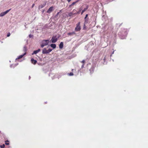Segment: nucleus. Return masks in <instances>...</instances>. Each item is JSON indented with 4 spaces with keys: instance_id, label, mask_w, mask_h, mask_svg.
<instances>
[{
    "instance_id": "obj_1",
    "label": "nucleus",
    "mask_w": 148,
    "mask_h": 148,
    "mask_svg": "<svg viewBox=\"0 0 148 148\" xmlns=\"http://www.w3.org/2000/svg\"><path fill=\"white\" fill-rule=\"evenodd\" d=\"M49 42V40H43L42 41V44L41 45V47L43 48L44 46L47 45Z\"/></svg>"
},
{
    "instance_id": "obj_2",
    "label": "nucleus",
    "mask_w": 148,
    "mask_h": 148,
    "mask_svg": "<svg viewBox=\"0 0 148 148\" xmlns=\"http://www.w3.org/2000/svg\"><path fill=\"white\" fill-rule=\"evenodd\" d=\"M80 22H79L77 24L75 28V32H78L80 31L81 29V27L80 26Z\"/></svg>"
},
{
    "instance_id": "obj_3",
    "label": "nucleus",
    "mask_w": 148,
    "mask_h": 148,
    "mask_svg": "<svg viewBox=\"0 0 148 148\" xmlns=\"http://www.w3.org/2000/svg\"><path fill=\"white\" fill-rule=\"evenodd\" d=\"M58 38H56V36H53L52 37L51 41L52 43H54L56 42Z\"/></svg>"
},
{
    "instance_id": "obj_4",
    "label": "nucleus",
    "mask_w": 148,
    "mask_h": 148,
    "mask_svg": "<svg viewBox=\"0 0 148 148\" xmlns=\"http://www.w3.org/2000/svg\"><path fill=\"white\" fill-rule=\"evenodd\" d=\"M11 10V9L6 10V11L2 12L0 14V17H2L4 16L6 14L8 13Z\"/></svg>"
},
{
    "instance_id": "obj_5",
    "label": "nucleus",
    "mask_w": 148,
    "mask_h": 148,
    "mask_svg": "<svg viewBox=\"0 0 148 148\" xmlns=\"http://www.w3.org/2000/svg\"><path fill=\"white\" fill-rule=\"evenodd\" d=\"M53 10V7L51 6L50 7L47 11V12L50 13Z\"/></svg>"
},
{
    "instance_id": "obj_6",
    "label": "nucleus",
    "mask_w": 148,
    "mask_h": 148,
    "mask_svg": "<svg viewBox=\"0 0 148 148\" xmlns=\"http://www.w3.org/2000/svg\"><path fill=\"white\" fill-rule=\"evenodd\" d=\"M31 61L32 63L34 64H36V63L37 62V60H34L33 58H32L31 59Z\"/></svg>"
},
{
    "instance_id": "obj_7",
    "label": "nucleus",
    "mask_w": 148,
    "mask_h": 148,
    "mask_svg": "<svg viewBox=\"0 0 148 148\" xmlns=\"http://www.w3.org/2000/svg\"><path fill=\"white\" fill-rule=\"evenodd\" d=\"M119 35L120 37L122 39L125 38L126 37V36H122V33L121 32H120L118 34Z\"/></svg>"
},
{
    "instance_id": "obj_8",
    "label": "nucleus",
    "mask_w": 148,
    "mask_h": 148,
    "mask_svg": "<svg viewBox=\"0 0 148 148\" xmlns=\"http://www.w3.org/2000/svg\"><path fill=\"white\" fill-rule=\"evenodd\" d=\"M26 54V52H25V53L23 54V55H21L19 56H18V58H16V60H17V59H21L22 58V57L25 55Z\"/></svg>"
},
{
    "instance_id": "obj_9",
    "label": "nucleus",
    "mask_w": 148,
    "mask_h": 148,
    "mask_svg": "<svg viewBox=\"0 0 148 148\" xmlns=\"http://www.w3.org/2000/svg\"><path fill=\"white\" fill-rule=\"evenodd\" d=\"M78 1L77 0L75 2H73L71 5H69V8H71L72 6L73 5L75 4L77 2H78Z\"/></svg>"
},
{
    "instance_id": "obj_10",
    "label": "nucleus",
    "mask_w": 148,
    "mask_h": 148,
    "mask_svg": "<svg viewBox=\"0 0 148 148\" xmlns=\"http://www.w3.org/2000/svg\"><path fill=\"white\" fill-rule=\"evenodd\" d=\"M42 53L43 54H47V50L46 48H44L43 49Z\"/></svg>"
},
{
    "instance_id": "obj_11",
    "label": "nucleus",
    "mask_w": 148,
    "mask_h": 148,
    "mask_svg": "<svg viewBox=\"0 0 148 148\" xmlns=\"http://www.w3.org/2000/svg\"><path fill=\"white\" fill-rule=\"evenodd\" d=\"M63 47V43L62 42H61L59 45V48L60 49H62Z\"/></svg>"
},
{
    "instance_id": "obj_12",
    "label": "nucleus",
    "mask_w": 148,
    "mask_h": 148,
    "mask_svg": "<svg viewBox=\"0 0 148 148\" xmlns=\"http://www.w3.org/2000/svg\"><path fill=\"white\" fill-rule=\"evenodd\" d=\"M88 5H87L86 6V8H84L83 10H82V11L81 12V14H82L85 11H86L88 8Z\"/></svg>"
},
{
    "instance_id": "obj_13",
    "label": "nucleus",
    "mask_w": 148,
    "mask_h": 148,
    "mask_svg": "<svg viewBox=\"0 0 148 148\" xmlns=\"http://www.w3.org/2000/svg\"><path fill=\"white\" fill-rule=\"evenodd\" d=\"M50 46L53 49H55L56 47V45L55 44H51L50 45Z\"/></svg>"
},
{
    "instance_id": "obj_14",
    "label": "nucleus",
    "mask_w": 148,
    "mask_h": 148,
    "mask_svg": "<svg viewBox=\"0 0 148 148\" xmlns=\"http://www.w3.org/2000/svg\"><path fill=\"white\" fill-rule=\"evenodd\" d=\"M76 13H73V12H71L69 13L68 15L69 16H72L73 14H76Z\"/></svg>"
},
{
    "instance_id": "obj_15",
    "label": "nucleus",
    "mask_w": 148,
    "mask_h": 148,
    "mask_svg": "<svg viewBox=\"0 0 148 148\" xmlns=\"http://www.w3.org/2000/svg\"><path fill=\"white\" fill-rule=\"evenodd\" d=\"M88 16V14H87L86 15V16L85 17V23H87V21H88V18H86Z\"/></svg>"
},
{
    "instance_id": "obj_16",
    "label": "nucleus",
    "mask_w": 148,
    "mask_h": 148,
    "mask_svg": "<svg viewBox=\"0 0 148 148\" xmlns=\"http://www.w3.org/2000/svg\"><path fill=\"white\" fill-rule=\"evenodd\" d=\"M75 34V32H70L68 34L69 35H74Z\"/></svg>"
},
{
    "instance_id": "obj_17",
    "label": "nucleus",
    "mask_w": 148,
    "mask_h": 148,
    "mask_svg": "<svg viewBox=\"0 0 148 148\" xmlns=\"http://www.w3.org/2000/svg\"><path fill=\"white\" fill-rule=\"evenodd\" d=\"M52 50V49H49L47 50V54L49 53Z\"/></svg>"
},
{
    "instance_id": "obj_18",
    "label": "nucleus",
    "mask_w": 148,
    "mask_h": 148,
    "mask_svg": "<svg viewBox=\"0 0 148 148\" xmlns=\"http://www.w3.org/2000/svg\"><path fill=\"white\" fill-rule=\"evenodd\" d=\"M23 51L25 52H26L27 50V48L26 46H25L23 47Z\"/></svg>"
},
{
    "instance_id": "obj_19",
    "label": "nucleus",
    "mask_w": 148,
    "mask_h": 148,
    "mask_svg": "<svg viewBox=\"0 0 148 148\" xmlns=\"http://www.w3.org/2000/svg\"><path fill=\"white\" fill-rule=\"evenodd\" d=\"M37 53H38V52L37 50H35L34 51L33 53L32 54L33 55L34 54H36Z\"/></svg>"
},
{
    "instance_id": "obj_20",
    "label": "nucleus",
    "mask_w": 148,
    "mask_h": 148,
    "mask_svg": "<svg viewBox=\"0 0 148 148\" xmlns=\"http://www.w3.org/2000/svg\"><path fill=\"white\" fill-rule=\"evenodd\" d=\"M0 146L1 148H4L5 147V145L4 144H3L2 145H1Z\"/></svg>"
},
{
    "instance_id": "obj_21",
    "label": "nucleus",
    "mask_w": 148,
    "mask_h": 148,
    "mask_svg": "<svg viewBox=\"0 0 148 148\" xmlns=\"http://www.w3.org/2000/svg\"><path fill=\"white\" fill-rule=\"evenodd\" d=\"M8 142H9V141L8 140L6 141L5 142V144L7 145H9V143H8Z\"/></svg>"
},
{
    "instance_id": "obj_22",
    "label": "nucleus",
    "mask_w": 148,
    "mask_h": 148,
    "mask_svg": "<svg viewBox=\"0 0 148 148\" xmlns=\"http://www.w3.org/2000/svg\"><path fill=\"white\" fill-rule=\"evenodd\" d=\"M69 75L70 76H72V75H73V73L71 72L70 73H69Z\"/></svg>"
},
{
    "instance_id": "obj_23",
    "label": "nucleus",
    "mask_w": 148,
    "mask_h": 148,
    "mask_svg": "<svg viewBox=\"0 0 148 148\" xmlns=\"http://www.w3.org/2000/svg\"><path fill=\"white\" fill-rule=\"evenodd\" d=\"M76 10H75L74 9L72 12H73V13H76Z\"/></svg>"
},
{
    "instance_id": "obj_24",
    "label": "nucleus",
    "mask_w": 148,
    "mask_h": 148,
    "mask_svg": "<svg viewBox=\"0 0 148 148\" xmlns=\"http://www.w3.org/2000/svg\"><path fill=\"white\" fill-rule=\"evenodd\" d=\"M10 33H8L7 34V37H9V36H10Z\"/></svg>"
},
{
    "instance_id": "obj_25",
    "label": "nucleus",
    "mask_w": 148,
    "mask_h": 148,
    "mask_svg": "<svg viewBox=\"0 0 148 148\" xmlns=\"http://www.w3.org/2000/svg\"><path fill=\"white\" fill-rule=\"evenodd\" d=\"M45 5H42L41 6V8H43V7H44L45 5Z\"/></svg>"
},
{
    "instance_id": "obj_26",
    "label": "nucleus",
    "mask_w": 148,
    "mask_h": 148,
    "mask_svg": "<svg viewBox=\"0 0 148 148\" xmlns=\"http://www.w3.org/2000/svg\"><path fill=\"white\" fill-rule=\"evenodd\" d=\"M29 38H31L33 37V35L31 34H29Z\"/></svg>"
},
{
    "instance_id": "obj_27",
    "label": "nucleus",
    "mask_w": 148,
    "mask_h": 148,
    "mask_svg": "<svg viewBox=\"0 0 148 148\" xmlns=\"http://www.w3.org/2000/svg\"><path fill=\"white\" fill-rule=\"evenodd\" d=\"M37 50L38 51V53L39 52H40V49H39Z\"/></svg>"
},
{
    "instance_id": "obj_28",
    "label": "nucleus",
    "mask_w": 148,
    "mask_h": 148,
    "mask_svg": "<svg viewBox=\"0 0 148 148\" xmlns=\"http://www.w3.org/2000/svg\"><path fill=\"white\" fill-rule=\"evenodd\" d=\"M85 62V60H83L82 61V63H84Z\"/></svg>"
},
{
    "instance_id": "obj_29",
    "label": "nucleus",
    "mask_w": 148,
    "mask_h": 148,
    "mask_svg": "<svg viewBox=\"0 0 148 148\" xmlns=\"http://www.w3.org/2000/svg\"><path fill=\"white\" fill-rule=\"evenodd\" d=\"M76 13V14H79V13H80V11H78V12H77Z\"/></svg>"
},
{
    "instance_id": "obj_30",
    "label": "nucleus",
    "mask_w": 148,
    "mask_h": 148,
    "mask_svg": "<svg viewBox=\"0 0 148 148\" xmlns=\"http://www.w3.org/2000/svg\"><path fill=\"white\" fill-rule=\"evenodd\" d=\"M34 5H35V4H32V8H33L34 7Z\"/></svg>"
},
{
    "instance_id": "obj_31",
    "label": "nucleus",
    "mask_w": 148,
    "mask_h": 148,
    "mask_svg": "<svg viewBox=\"0 0 148 148\" xmlns=\"http://www.w3.org/2000/svg\"><path fill=\"white\" fill-rule=\"evenodd\" d=\"M85 28V24H84L83 28L84 29Z\"/></svg>"
},
{
    "instance_id": "obj_32",
    "label": "nucleus",
    "mask_w": 148,
    "mask_h": 148,
    "mask_svg": "<svg viewBox=\"0 0 148 148\" xmlns=\"http://www.w3.org/2000/svg\"><path fill=\"white\" fill-rule=\"evenodd\" d=\"M67 0L69 2H70V1H71V0Z\"/></svg>"
},
{
    "instance_id": "obj_33",
    "label": "nucleus",
    "mask_w": 148,
    "mask_h": 148,
    "mask_svg": "<svg viewBox=\"0 0 148 148\" xmlns=\"http://www.w3.org/2000/svg\"><path fill=\"white\" fill-rule=\"evenodd\" d=\"M59 12H58V13H57V14L56 15V16H58V15L59 14Z\"/></svg>"
},
{
    "instance_id": "obj_34",
    "label": "nucleus",
    "mask_w": 148,
    "mask_h": 148,
    "mask_svg": "<svg viewBox=\"0 0 148 148\" xmlns=\"http://www.w3.org/2000/svg\"><path fill=\"white\" fill-rule=\"evenodd\" d=\"M114 51H113L112 52V54H111V55L110 56H112V55L114 53Z\"/></svg>"
},
{
    "instance_id": "obj_35",
    "label": "nucleus",
    "mask_w": 148,
    "mask_h": 148,
    "mask_svg": "<svg viewBox=\"0 0 148 148\" xmlns=\"http://www.w3.org/2000/svg\"><path fill=\"white\" fill-rule=\"evenodd\" d=\"M31 78V77L30 76H29V79H30Z\"/></svg>"
},
{
    "instance_id": "obj_36",
    "label": "nucleus",
    "mask_w": 148,
    "mask_h": 148,
    "mask_svg": "<svg viewBox=\"0 0 148 148\" xmlns=\"http://www.w3.org/2000/svg\"><path fill=\"white\" fill-rule=\"evenodd\" d=\"M84 66V64H83L82 65V68Z\"/></svg>"
},
{
    "instance_id": "obj_37",
    "label": "nucleus",
    "mask_w": 148,
    "mask_h": 148,
    "mask_svg": "<svg viewBox=\"0 0 148 148\" xmlns=\"http://www.w3.org/2000/svg\"><path fill=\"white\" fill-rule=\"evenodd\" d=\"M125 34H127V32H125Z\"/></svg>"
},
{
    "instance_id": "obj_38",
    "label": "nucleus",
    "mask_w": 148,
    "mask_h": 148,
    "mask_svg": "<svg viewBox=\"0 0 148 148\" xmlns=\"http://www.w3.org/2000/svg\"><path fill=\"white\" fill-rule=\"evenodd\" d=\"M73 69H72V71H73Z\"/></svg>"
},
{
    "instance_id": "obj_39",
    "label": "nucleus",
    "mask_w": 148,
    "mask_h": 148,
    "mask_svg": "<svg viewBox=\"0 0 148 148\" xmlns=\"http://www.w3.org/2000/svg\"><path fill=\"white\" fill-rule=\"evenodd\" d=\"M10 67H11V65H10Z\"/></svg>"
}]
</instances>
